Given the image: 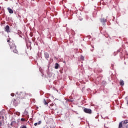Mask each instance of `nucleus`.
I'll return each mask as SVG.
<instances>
[{"label": "nucleus", "mask_w": 128, "mask_h": 128, "mask_svg": "<svg viewBox=\"0 0 128 128\" xmlns=\"http://www.w3.org/2000/svg\"><path fill=\"white\" fill-rule=\"evenodd\" d=\"M20 96L18 98V100H24V94L23 93H20Z\"/></svg>", "instance_id": "nucleus-5"}, {"label": "nucleus", "mask_w": 128, "mask_h": 128, "mask_svg": "<svg viewBox=\"0 0 128 128\" xmlns=\"http://www.w3.org/2000/svg\"><path fill=\"white\" fill-rule=\"evenodd\" d=\"M32 1L34 0H34H32Z\"/></svg>", "instance_id": "nucleus-22"}, {"label": "nucleus", "mask_w": 128, "mask_h": 128, "mask_svg": "<svg viewBox=\"0 0 128 128\" xmlns=\"http://www.w3.org/2000/svg\"><path fill=\"white\" fill-rule=\"evenodd\" d=\"M128 124V120H126L124 121V124Z\"/></svg>", "instance_id": "nucleus-14"}, {"label": "nucleus", "mask_w": 128, "mask_h": 128, "mask_svg": "<svg viewBox=\"0 0 128 128\" xmlns=\"http://www.w3.org/2000/svg\"><path fill=\"white\" fill-rule=\"evenodd\" d=\"M21 122H26V119H24V118H22V119H21Z\"/></svg>", "instance_id": "nucleus-16"}, {"label": "nucleus", "mask_w": 128, "mask_h": 128, "mask_svg": "<svg viewBox=\"0 0 128 128\" xmlns=\"http://www.w3.org/2000/svg\"><path fill=\"white\" fill-rule=\"evenodd\" d=\"M20 128H26V126H22Z\"/></svg>", "instance_id": "nucleus-19"}, {"label": "nucleus", "mask_w": 128, "mask_h": 128, "mask_svg": "<svg viewBox=\"0 0 128 128\" xmlns=\"http://www.w3.org/2000/svg\"><path fill=\"white\" fill-rule=\"evenodd\" d=\"M84 112L86 114H92V111L90 109L85 108L84 110Z\"/></svg>", "instance_id": "nucleus-2"}, {"label": "nucleus", "mask_w": 128, "mask_h": 128, "mask_svg": "<svg viewBox=\"0 0 128 128\" xmlns=\"http://www.w3.org/2000/svg\"><path fill=\"white\" fill-rule=\"evenodd\" d=\"M11 96H14V94H11Z\"/></svg>", "instance_id": "nucleus-20"}, {"label": "nucleus", "mask_w": 128, "mask_h": 128, "mask_svg": "<svg viewBox=\"0 0 128 128\" xmlns=\"http://www.w3.org/2000/svg\"><path fill=\"white\" fill-rule=\"evenodd\" d=\"M81 60H84V56H81Z\"/></svg>", "instance_id": "nucleus-15"}, {"label": "nucleus", "mask_w": 128, "mask_h": 128, "mask_svg": "<svg viewBox=\"0 0 128 128\" xmlns=\"http://www.w3.org/2000/svg\"><path fill=\"white\" fill-rule=\"evenodd\" d=\"M38 124L40 126V124H42V121H39Z\"/></svg>", "instance_id": "nucleus-18"}, {"label": "nucleus", "mask_w": 128, "mask_h": 128, "mask_svg": "<svg viewBox=\"0 0 128 128\" xmlns=\"http://www.w3.org/2000/svg\"><path fill=\"white\" fill-rule=\"evenodd\" d=\"M8 10L9 12V13L12 14H14V10H12V8H8Z\"/></svg>", "instance_id": "nucleus-8"}, {"label": "nucleus", "mask_w": 128, "mask_h": 128, "mask_svg": "<svg viewBox=\"0 0 128 128\" xmlns=\"http://www.w3.org/2000/svg\"><path fill=\"white\" fill-rule=\"evenodd\" d=\"M44 56L46 60L48 58H50V54H48V52H45L44 53Z\"/></svg>", "instance_id": "nucleus-7"}, {"label": "nucleus", "mask_w": 128, "mask_h": 128, "mask_svg": "<svg viewBox=\"0 0 128 128\" xmlns=\"http://www.w3.org/2000/svg\"><path fill=\"white\" fill-rule=\"evenodd\" d=\"M120 86H124V81H120Z\"/></svg>", "instance_id": "nucleus-11"}, {"label": "nucleus", "mask_w": 128, "mask_h": 128, "mask_svg": "<svg viewBox=\"0 0 128 128\" xmlns=\"http://www.w3.org/2000/svg\"><path fill=\"white\" fill-rule=\"evenodd\" d=\"M66 101L69 102H74V100L72 99H67Z\"/></svg>", "instance_id": "nucleus-10"}, {"label": "nucleus", "mask_w": 128, "mask_h": 128, "mask_svg": "<svg viewBox=\"0 0 128 128\" xmlns=\"http://www.w3.org/2000/svg\"><path fill=\"white\" fill-rule=\"evenodd\" d=\"M8 42L9 43V46H10V49L12 52H13L14 54H18V51L16 49V46L14 42H10V40H8Z\"/></svg>", "instance_id": "nucleus-1"}, {"label": "nucleus", "mask_w": 128, "mask_h": 128, "mask_svg": "<svg viewBox=\"0 0 128 128\" xmlns=\"http://www.w3.org/2000/svg\"><path fill=\"white\" fill-rule=\"evenodd\" d=\"M44 104H45V106H48V102H46V100H44Z\"/></svg>", "instance_id": "nucleus-12"}, {"label": "nucleus", "mask_w": 128, "mask_h": 128, "mask_svg": "<svg viewBox=\"0 0 128 128\" xmlns=\"http://www.w3.org/2000/svg\"><path fill=\"white\" fill-rule=\"evenodd\" d=\"M13 102L14 106H16L17 104H18V102H20V99L18 98L17 99L14 100H13Z\"/></svg>", "instance_id": "nucleus-4"}, {"label": "nucleus", "mask_w": 128, "mask_h": 128, "mask_svg": "<svg viewBox=\"0 0 128 128\" xmlns=\"http://www.w3.org/2000/svg\"><path fill=\"white\" fill-rule=\"evenodd\" d=\"M38 123H36V124H34L35 126H38Z\"/></svg>", "instance_id": "nucleus-21"}, {"label": "nucleus", "mask_w": 128, "mask_h": 128, "mask_svg": "<svg viewBox=\"0 0 128 128\" xmlns=\"http://www.w3.org/2000/svg\"><path fill=\"white\" fill-rule=\"evenodd\" d=\"M123 128V126H122V122H120L119 124V127L118 128Z\"/></svg>", "instance_id": "nucleus-13"}, {"label": "nucleus", "mask_w": 128, "mask_h": 128, "mask_svg": "<svg viewBox=\"0 0 128 128\" xmlns=\"http://www.w3.org/2000/svg\"><path fill=\"white\" fill-rule=\"evenodd\" d=\"M100 22L102 24H106V20L104 18H102L100 19Z\"/></svg>", "instance_id": "nucleus-6"}, {"label": "nucleus", "mask_w": 128, "mask_h": 128, "mask_svg": "<svg viewBox=\"0 0 128 128\" xmlns=\"http://www.w3.org/2000/svg\"><path fill=\"white\" fill-rule=\"evenodd\" d=\"M30 36L31 38H32L34 36V34H32V33H31L30 34Z\"/></svg>", "instance_id": "nucleus-17"}, {"label": "nucleus", "mask_w": 128, "mask_h": 128, "mask_svg": "<svg viewBox=\"0 0 128 128\" xmlns=\"http://www.w3.org/2000/svg\"><path fill=\"white\" fill-rule=\"evenodd\" d=\"M4 30L6 32H8V34H10V26H6L4 28Z\"/></svg>", "instance_id": "nucleus-3"}, {"label": "nucleus", "mask_w": 128, "mask_h": 128, "mask_svg": "<svg viewBox=\"0 0 128 128\" xmlns=\"http://www.w3.org/2000/svg\"><path fill=\"white\" fill-rule=\"evenodd\" d=\"M59 68H60V64H55V68H56V70H58Z\"/></svg>", "instance_id": "nucleus-9"}]
</instances>
